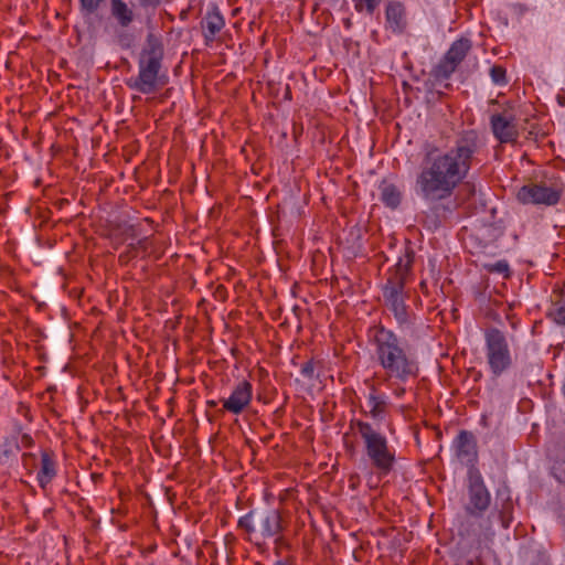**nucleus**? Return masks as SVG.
<instances>
[{"label": "nucleus", "mask_w": 565, "mask_h": 565, "mask_svg": "<svg viewBox=\"0 0 565 565\" xmlns=\"http://www.w3.org/2000/svg\"><path fill=\"white\" fill-rule=\"evenodd\" d=\"M164 46L162 40L149 33L138 57V74L130 77L127 86L143 95H150L162 89L169 81L163 68Z\"/></svg>", "instance_id": "obj_4"}, {"label": "nucleus", "mask_w": 565, "mask_h": 565, "mask_svg": "<svg viewBox=\"0 0 565 565\" xmlns=\"http://www.w3.org/2000/svg\"><path fill=\"white\" fill-rule=\"evenodd\" d=\"M454 447L459 459H467L470 461L477 457L476 438L472 433L468 430L459 431L454 441Z\"/></svg>", "instance_id": "obj_16"}, {"label": "nucleus", "mask_w": 565, "mask_h": 565, "mask_svg": "<svg viewBox=\"0 0 565 565\" xmlns=\"http://www.w3.org/2000/svg\"><path fill=\"white\" fill-rule=\"evenodd\" d=\"M490 77L495 85L504 86L508 84L507 70L502 65H493L490 68Z\"/></svg>", "instance_id": "obj_26"}, {"label": "nucleus", "mask_w": 565, "mask_h": 565, "mask_svg": "<svg viewBox=\"0 0 565 565\" xmlns=\"http://www.w3.org/2000/svg\"><path fill=\"white\" fill-rule=\"evenodd\" d=\"M562 192V189L556 186L531 182L522 185L515 198L523 205L554 206L561 201Z\"/></svg>", "instance_id": "obj_8"}, {"label": "nucleus", "mask_w": 565, "mask_h": 565, "mask_svg": "<svg viewBox=\"0 0 565 565\" xmlns=\"http://www.w3.org/2000/svg\"><path fill=\"white\" fill-rule=\"evenodd\" d=\"M379 190L380 199L385 206L392 210L399 206L402 202V192L396 184L383 180L379 185Z\"/></svg>", "instance_id": "obj_19"}, {"label": "nucleus", "mask_w": 565, "mask_h": 565, "mask_svg": "<svg viewBox=\"0 0 565 565\" xmlns=\"http://www.w3.org/2000/svg\"><path fill=\"white\" fill-rule=\"evenodd\" d=\"M499 516H500V519H501L502 526H503L504 529H508V527L510 526V519H508V518L505 516V511H504V510L500 511V512H499Z\"/></svg>", "instance_id": "obj_30"}, {"label": "nucleus", "mask_w": 565, "mask_h": 565, "mask_svg": "<svg viewBox=\"0 0 565 565\" xmlns=\"http://www.w3.org/2000/svg\"><path fill=\"white\" fill-rule=\"evenodd\" d=\"M32 455H28V454H24L23 457L26 458V457H31Z\"/></svg>", "instance_id": "obj_33"}, {"label": "nucleus", "mask_w": 565, "mask_h": 565, "mask_svg": "<svg viewBox=\"0 0 565 565\" xmlns=\"http://www.w3.org/2000/svg\"><path fill=\"white\" fill-rule=\"evenodd\" d=\"M414 263V252L406 250L399 257L393 270H390L387 280L383 286V299L385 306L392 311L397 324L404 327L411 323V315L408 306L405 303L407 298L405 294V285Z\"/></svg>", "instance_id": "obj_5"}, {"label": "nucleus", "mask_w": 565, "mask_h": 565, "mask_svg": "<svg viewBox=\"0 0 565 565\" xmlns=\"http://www.w3.org/2000/svg\"><path fill=\"white\" fill-rule=\"evenodd\" d=\"M479 149V134L473 129L462 131L454 146L446 150L433 142H425L414 182L416 195L426 202L451 198L467 179Z\"/></svg>", "instance_id": "obj_1"}, {"label": "nucleus", "mask_w": 565, "mask_h": 565, "mask_svg": "<svg viewBox=\"0 0 565 565\" xmlns=\"http://www.w3.org/2000/svg\"><path fill=\"white\" fill-rule=\"evenodd\" d=\"M484 352L491 374L499 377L513 365V356L505 333L497 328L484 331Z\"/></svg>", "instance_id": "obj_7"}, {"label": "nucleus", "mask_w": 565, "mask_h": 565, "mask_svg": "<svg viewBox=\"0 0 565 565\" xmlns=\"http://www.w3.org/2000/svg\"><path fill=\"white\" fill-rule=\"evenodd\" d=\"M468 481L469 504L466 512L471 516H481L490 507L491 494L479 471H470Z\"/></svg>", "instance_id": "obj_10"}, {"label": "nucleus", "mask_w": 565, "mask_h": 565, "mask_svg": "<svg viewBox=\"0 0 565 565\" xmlns=\"http://www.w3.org/2000/svg\"><path fill=\"white\" fill-rule=\"evenodd\" d=\"M137 237V230L135 225L125 226L121 230L120 237H114L117 244H122L127 239H135Z\"/></svg>", "instance_id": "obj_27"}, {"label": "nucleus", "mask_w": 565, "mask_h": 565, "mask_svg": "<svg viewBox=\"0 0 565 565\" xmlns=\"http://www.w3.org/2000/svg\"><path fill=\"white\" fill-rule=\"evenodd\" d=\"M471 49L472 42L468 38H460L454 41L438 63L436 67V76L443 79L450 78Z\"/></svg>", "instance_id": "obj_11"}, {"label": "nucleus", "mask_w": 565, "mask_h": 565, "mask_svg": "<svg viewBox=\"0 0 565 565\" xmlns=\"http://www.w3.org/2000/svg\"><path fill=\"white\" fill-rule=\"evenodd\" d=\"M237 527L247 534V540L255 545H262L269 539L277 542L285 530L281 514L276 509L249 511L237 521Z\"/></svg>", "instance_id": "obj_6"}, {"label": "nucleus", "mask_w": 565, "mask_h": 565, "mask_svg": "<svg viewBox=\"0 0 565 565\" xmlns=\"http://www.w3.org/2000/svg\"><path fill=\"white\" fill-rule=\"evenodd\" d=\"M18 451V440L14 437L6 438L0 445V463H6L11 457L15 456Z\"/></svg>", "instance_id": "obj_23"}, {"label": "nucleus", "mask_w": 565, "mask_h": 565, "mask_svg": "<svg viewBox=\"0 0 565 565\" xmlns=\"http://www.w3.org/2000/svg\"><path fill=\"white\" fill-rule=\"evenodd\" d=\"M382 0H352L354 9L358 13H366L372 15Z\"/></svg>", "instance_id": "obj_25"}, {"label": "nucleus", "mask_w": 565, "mask_h": 565, "mask_svg": "<svg viewBox=\"0 0 565 565\" xmlns=\"http://www.w3.org/2000/svg\"><path fill=\"white\" fill-rule=\"evenodd\" d=\"M275 565H290V564H289L287 561H282V559H280V561H277V562L275 563Z\"/></svg>", "instance_id": "obj_32"}, {"label": "nucleus", "mask_w": 565, "mask_h": 565, "mask_svg": "<svg viewBox=\"0 0 565 565\" xmlns=\"http://www.w3.org/2000/svg\"><path fill=\"white\" fill-rule=\"evenodd\" d=\"M300 373L306 379H309V380L313 379V376H315V363H313V361H308L305 364H302V366L300 369Z\"/></svg>", "instance_id": "obj_28"}, {"label": "nucleus", "mask_w": 565, "mask_h": 565, "mask_svg": "<svg viewBox=\"0 0 565 565\" xmlns=\"http://www.w3.org/2000/svg\"><path fill=\"white\" fill-rule=\"evenodd\" d=\"M150 245V238L143 237L138 239L136 243H129L126 249L119 254V262L127 264L129 260L136 258L140 252H147Z\"/></svg>", "instance_id": "obj_21"}, {"label": "nucleus", "mask_w": 565, "mask_h": 565, "mask_svg": "<svg viewBox=\"0 0 565 565\" xmlns=\"http://www.w3.org/2000/svg\"><path fill=\"white\" fill-rule=\"evenodd\" d=\"M105 0H79V11L84 19L92 18L100 10Z\"/></svg>", "instance_id": "obj_24"}, {"label": "nucleus", "mask_w": 565, "mask_h": 565, "mask_svg": "<svg viewBox=\"0 0 565 565\" xmlns=\"http://www.w3.org/2000/svg\"><path fill=\"white\" fill-rule=\"evenodd\" d=\"M110 15L121 29H128L137 19L134 6L125 0H110Z\"/></svg>", "instance_id": "obj_15"}, {"label": "nucleus", "mask_w": 565, "mask_h": 565, "mask_svg": "<svg viewBox=\"0 0 565 565\" xmlns=\"http://www.w3.org/2000/svg\"><path fill=\"white\" fill-rule=\"evenodd\" d=\"M225 18L215 3L209 6L207 11L200 22L202 36L206 46H212L217 34L225 28Z\"/></svg>", "instance_id": "obj_13"}, {"label": "nucleus", "mask_w": 565, "mask_h": 565, "mask_svg": "<svg viewBox=\"0 0 565 565\" xmlns=\"http://www.w3.org/2000/svg\"><path fill=\"white\" fill-rule=\"evenodd\" d=\"M351 431L360 437L364 459L370 467L380 477L388 476L397 463L396 448L388 438L371 423L353 418L349 423V431L343 435L344 449L350 454L356 450L354 441L350 439Z\"/></svg>", "instance_id": "obj_3"}, {"label": "nucleus", "mask_w": 565, "mask_h": 565, "mask_svg": "<svg viewBox=\"0 0 565 565\" xmlns=\"http://www.w3.org/2000/svg\"><path fill=\"white\" fill-rule=\"evenodd\" d=\"M408 25L407 10L398 0H390L385 6V30L393 34H403Z\"/></svg>", "instance_id": "obj_14"}, {"label": "nucleus", "mask_w": 565, "mask_h": 565, "mask_svg": "<svg viewBox=\"0 0 565 565\" xmlns=\"http://www.w3.org/2000/svg\"><path fill=\"white\" fill-rule=\"evenodd\" d=\"M551 302L548 317L558 324H565V282L559 289L553 291Z\"/></svg>", "instance_id": "obj_20"}, {"label": "nucleus", "mask_w": 565, "mask_h": 565, "mask_svg": "<svg viewBox=\"0 0 565 565\" xmlns=\"http://www.w3.org/2000/svg\"><path fill=\"white\" fill-rule=\"evenodd\" d=\"M481 267L490 274L501 275L503 278L511 276L510 265L505 259H500L495 263H487L480 260Z\"/></svg>", "instance_id": "obj_22"}, {"label": "nucleus", "mask_w": 565, "mask_h": 565, "mask_svg": "<svg viewBox=\"0 0 565 565\" xmlns=\"http://www.w3.org/2000/svg\"><path fill=\"white\" fill-rule=\"evenodd\" d=\"M206 405L209 407H215L217 405V403H216V401L210 399V401L206 402Z\"/></svg>", "instance_id": "obj_31"}, {"label": "nucleus", "mask_w": 565, "mask_h": 565, "mask_svg": "<svg viewBox=\"0 0 565 565\" xmlns=\"http://www.w3.org/2000/svg\"><path fill=\"white\" fill-rule=\"evenodd\" d=\"M369 342L373 349V360L383 371V383L394 397L403 398L407 384L415 382L420 374L416 352L393 330L382 324L370 328Z\"/></svg>", "instance_id": "obj_2"}, {"label": "nucleus", "mask_w": 565, "mask_h": 565, "mask_svg": "<svg viewBox=\"0 0 565 565\" xmlns=\"http://www.w3.org/2000/svg\"><path fill=\"white\" fill-rule=\"evenodd\" d=\"M56 461L54 459V455L50 451L41 452V468L36 475V480L42 489H46V487L52 482V480L56 477Z\"/></svg>", "instance_id": "obj_17"}, {"label": "nucleus", "mask_w": 565, "mask_h": 565, "mask_svg": "<svg viewBox=\"0 0 565 565\" xmlns=\"http://www.w3.org/2000/svg\"><path fill=\"white\" fill-rule=\"evenodd\" d=\"M490 127L493 136L501 143L516 142L519 129L513 105L507 104L501 111L492 114L490 117Z\"/></svg>", "instance_id": "obj_9"}, {"label": "nucleus", "mask_w": 565, "mask_h": 565, "mask_svg": "<svg viewBox=\"0 0 565 565\" xmlns=\"http://www.w3.org/2000/svg\"><path fill=\"white\" fill-rule=\"evenodd\" d=\"M253 401V384L247 380L237 382L230 396L222 399V411L241 415Z\"/></svg>", "instance_id": "obj_12"}, {"label": "nucleus", "mask_w": 565, "mask_h": 565, "mask_svg": "<svg viewBox=\"0 0 565 565\" xmlns=\"http://www.w3.org/2000/svg\"><path fill=\"white\" fill-rule=\"evenodd\" d=\"M367 404L370 406V417L373 419H381L387 409V397L377 391L375 384L370 385V393L367 395Z\"/></svg>", "instance_id": "obj_18"}, {"label": "nucleus", "mask_w": 565, "mask_h": 565, "mask_svg": "<svg viewBox=\"0 0 565 565\" xmlns=\"http://www.w3.org/2000/svg\"><path fill=\"white\" fill-rule=\"evenodd\" d=\"M159 3H160V0H139V4L142 8H148V7L156 8L159 6Z\"/></svg>", "instance_id": "obj_29"}]
</instances>
